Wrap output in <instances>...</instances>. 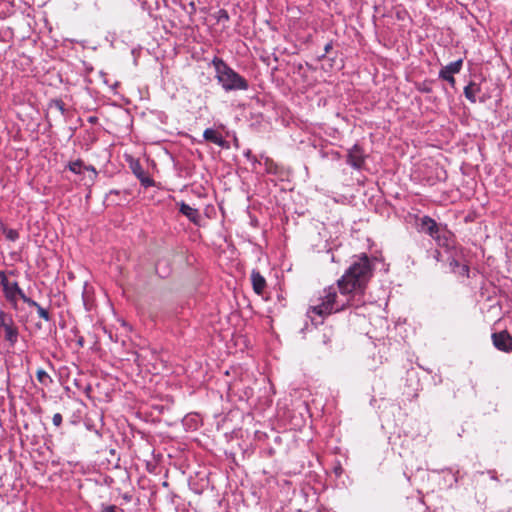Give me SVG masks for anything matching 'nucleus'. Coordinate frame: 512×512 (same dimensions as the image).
Returning <instances> with one entry per match:
<instances>
[{"label":"nucleus","mask_w":512,"mask_h":512,"mask_svg":"<svg viewBox=\"0 0 512 512\" xmlns=\"http://www.w3.org/2000/svg\"><path fill=\"white\" fill-rule=\"evenodd\" d=\"M478 92H479V87L475 83H470L464 89L465 97L473 103L476 102V95L478 94Z\"/></svg>","instance_id":"13"},{"label":"nucleus","mask_w":512,"mask_h":512,"mask_svg":"<svg viewBox=\"0 0 512 512\" xmlns=\"http://www.w3.org/2000/svg\"><path fill=\"white\" fill-rule=\"evenodd\" d=\"M421 231L433 237L438 245L449 246L450 233L445 229H442L438 224L430 217H423L421 219Z\"/></svg>","instance_id":"3"},{"label":"nucleus","mask_w":512,"mask_h":512,"mask_svg":"<svg viewBox=\"0 0 512 512\" xmlns=\"http://www.w3.org/2000/svg\"><path fill=\"white\" fill-rule=\"evenodd\" d=\"M52 421H53V424L55 426H57V427L60 426L61 423H62V416H61V414L60 413L54 414V416L52 418Z\"/></svg>","instance_id":"19"},{"label":"nucleus","mask_w":512,"mask_h":512,"mask_svg":"<svg viewBox=\"0 0 512 512\" xmlns=\"http://www.w3.org/2000/svg\"><path fill=\"white\" fill-rule=\"evenodd\" d=\"M253 290L256 294L262 295L266 288V280L260 272L253 270L251 273Z\"/></svg>","instance_id":"11"},{"label":"nucleus","mask_w":512,"mask_h":512,"mask_svg":"<svg viewBox=\"0 0 512 512\" xmlns=\"http://www.w3.org/2000/svg\"><path fill=\"white\" fill-rule=\"evenodd\" d=\"M462 68V60L459 59L457 61L451 62L448 65L444 66L440 72V78L448 81L452 86L455 84V79L453 77L454 74L459 73Z\"/></svg>","instance_id":"8"},{"label":"nucleus","mask_w":512,"mask_h":512,"mask_svg":"<svg viewBox=\"0 0 512 512\" xmlns=\"http://www.w3.org/2000/svg\"><path fill=\"white\" fill-rule=\"evenodd\" d=\"M36 310H37V313H38L40 318L44 319L45 321H49L50 320L49 313H48V311L46 309H44L43 307L38 305L36 307Z\"/></svg>","instance_id":"17"},{"label":"nucleus","mask_w":512,"mask_h":512,"mask_svg":"<svg viewBox=\"0 0 512 512\" xmlns=\"http://www.w3.org/2000/svg\"><path fill=\"white\" fill-rule=\"evenodd\" d=\"M67 168L74 174L81 176L80 180L85 185L94 183L97 172L93 166H86L81 160H75L68 163Z\"/></svg>","instance_id":"4"},{"label":"nucleus","mask_w":512,"mask_h":512,"mask_svg":"<svg viewBox=\"0 0 512 512\" xmlns=\"http://www.w3.org/2000/svg\"><path fill=\"white\" fill-rule=\"evenodd\" d=\"M36 376H37V380L45 385V386H48L50 383H52V379L51 377L49 376V374L43 370V369H38L37 370V373H36Z\"/></svg>","instance_id":"14"},{"label":"nucleus","mask_w":512,"mask_h":512,"mask_svg":"<svg viewBox=\"0 0 512 512\" xmlns=\"http://www.w3.org/2000/svg\"><path fill=\"white\" fill-rule=\"evenodd\" d=\"M180 212L194 224L198 225L200 223L201 216L198 210L189 206L188 204L182 202L180 204Z\"/></svg>","instance_id":"12"},{"label":"nucleus","mask_w":512,"mask_h":512,"mask_svg":"<svg viewBox=\"0 0 512 512\" xmlns=\"http://www.w3.org/2000/svg\"><path fill=\"white\" fill-rule=\"evenodd\" d=\"M372 273L369 258L366 254H361L337 281L340 294H337L334 287L324 289L316 303L311 305L309 312L326 316L351 306L353 296L363 293Z\"/></svg>","instance_id":"1"},{"label":"nucleus","mask_w":512,"mask_h":512,"mask_svg":"<svg viewBox=\"0 0 512 512\" xmlns=\"http://www.w3.org/2000/svg\"><path fill=\"white\" fill-rule=\"evenodd\" d=\"M450 265L452 267V270L455 273H458L460 275L468 274V266L467 265H460L456 260L451 261Z\"/></svg>","instance_id":"15"},{"label":"nucleus","mask_w":512,"mask_h":512,"mask_svg":"<svg viewBox=\"0 0 512 512\" xmlns=\"http://www.w3.org/2000/svg\"><path fill=\"white\" fill-rule=\"evenodd\" d=\"M347 162L356 169H360L364 163V152L358 145H354L348 152Z\"/></svg>","instance_id":"9"},{"label":"nucleus","mask_w":512,"mask_h":512,"mask_svg":"<svg viewBox=\"0 0 512 512\" xmlns=\"http://www.w3.org/2000/svg\"><path fill=\"white\" fill-rule=\"evenodd\" d=\"M102 512H117L115 506H106L103 508Z\"/></svg>","instance_id":"20"},{"label":"nucleus","mask_w":512,"mask_h":512,"mask_svg":"<svg viewBox=\"0 0 512 512\" xmlns=\"http://www.w3.org/2000/svg\"><path fill=\"white\" fill-rule=\"evenodd\" d=\"M0 282L6 299L16 305L18 298H20L24 292L19 288L16 282H10L3 271H0Z\"/></svg>","instance_id":"6"},{"label":"nucleus","mask_w":512,"mask_h":512,"mask_svg":"<svg viewBox=\"0 0 512 512\" xmlns=\"http://www.w3.org/2000/svg\"><path fill=\"white\" fill-rule=\"evenodd\" d=\"M212 64L216 71V78L224 90H246L248 88V82L222 59L214 58Z\"/></svg>","instance_id":"2"},{"label":"nucleus","mask_w":512,"mask_h":512,"mask_svg":"<svg viewBox=\"0 0 512 512\" xmlns=\"http://www.w3.org/2000/svg\"><path fill=\"white\" fill-rule=\"evenodd\" d=\"M4 332L5 339L13 346L18 339V329L12 317L5 312H0V332Z\"/></svg>","instance_id":"5"},{"label":"nucleus","mask_w":512,"mask_h":512,"mask_svg":"<svg viewBox=\"0 0 512 512\" xmlns=\"http://www.w3.org/2000/svg\"><path fill=\"white\" fill-rule=\"evenodd\" d=\"M329 48H330V45H326L325 50L328 51Z\"/></svg>","instance_id":"21"},{"label":"nucleus","mask_w":512,"mask_h":512,"mask_svg":"<svg viewBox=\"0 0 512 512\" xmlns=\"http://www.w3.org/2000/svg\"><path fill=\"white\" fill-rule=\"evenodd\" d=\"M133 171L137 175V177L141 179L143 184H145L146 186L151 184V180L149 178L142 177L143 172L138 163H136L135 166H133Z\"/></svg>","instance_id":"16"},{"label":"nucleus","mask_w":512,"mask_h":512,"mask_svg":"<svg viewBox=\"0 0 512 512\" xmlns=\"http://www.w3.org/2000/svg\"><path fill=\"white\" fill-rule=\"evenodd\" d=\"M493 345L500 351L512 352V336L507 331L492 334Z\"/></svg>","instance_id":"7"},{"label":"nucleus","mask_w":512,"mask_h":512,"mask_svg":"<svg viewBox=\"0 0 512 512\" xmlns=\"http://www.w3.org/2000/svg\"><path fill=\"white\" fill-rule=\"evenodd\" d=\"M25 303H27L29 306H32V307H37L39 304L37 302H35L34 300L30 299L29 297H27L24 293L23 295L20 297Z\"/></svg>","instance_id":"18"},{"label":"nucleus","mask_w":512,"mask_h":512,"mask_svg":"<svg viewBox=\"0 0 512 512\" xmlns=\"http://www.w3.org/2000/svg\"><path fill=\"white\" fill-rule=\"evenodd\" d=\"M203 138L205 141L212 142L219 147L228 148V142L223 138V136L216 131L215 129L208 128L203 133Z\"/></svg>","instance_id":"10"}]
</instances>
